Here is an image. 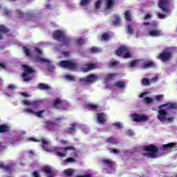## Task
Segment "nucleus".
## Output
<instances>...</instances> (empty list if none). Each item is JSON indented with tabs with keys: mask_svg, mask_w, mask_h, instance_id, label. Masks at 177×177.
Here are the masks:
<instances>
[{
	"mask_svg": "<svg viewBox=\"0 0 177 177\" xmlns=\"http://www.w3.org/2000/svg\"><path fill=\"white\" fill-rule=\"evenodd\" d=\"M75 42L77 45H79L80 46H81V45H84V44H85V39H82L80 37L76 39Z\"/></svg>",
	"mask_w": 177,
	"mask_h": 177,
	"instance_id": "e433bc0d",
	"label": "nucleus"
},
{
	"mask_svg": "<svg viewBox=\"0 0 177 177\" xmlns=\"http://www.w3.org/2000/svg\"><path fill=\"white\" fill-rule=\"evenodd\" d=\"M40 102H41L39 100L32 101L30 103V106H33L34 107H38V106H39Z\"/></svg>",
	"mask_w": 177,
	"mask_h": 177,
	"instance_id": "49530a36",
	"label": "nucleus"
},
{
	"mask_svg": "<svg viewBox=\"0 0 177 177\" xmlns=\"http://www.w3.org/2000/svg\"><path fill=\"white\" fill-rule=\"evenodd\" d=\"M10 129L9 127L5 124L0 125V133H3V132H9Z\"/></svg>",
	"mask_w": 177,
	"mask_h": 177,
	"instance_id": "7c9ffc66",
	"label": "nucleus"
},
{
	"mask_svg": "<svg viewBox=\"0 0 177 177\" xmlns=\"http://www.w3.org/2000/svg\"><path fill=\"white\" fill-rule=\"evenodd\" d=\"M159 9H161L163 13H167L169 11V1L168 0H159L158 2Z\"/></svg>",
	"mask_w": 177,
	"mask_h": 177,
	"instance_id": "423d86ee",
	"label": "nucleus"
},
{
	"mask_svg": "<svg viewBox=\"0 0 177 177\" xmlns=\"http://www.w3.org/2000/svg\"><path fill=\"white\" fill-rule=\"evenodd\" d=\"M129 49L127 47L122 46L118 50H115V55L121 57L125 52H128Z\"/></svg>",
	"mask_w": 177,
	"mask_h": 177,
	"instance_id": "f3484780",
	"label": "nucleus"
},
{
	"mask_svg": "<svg viewBox=\"0 0 177 177\" xmlns=\"http://www.w3.org/2000/svg\"><path fill=\"white\" fill-rule=\"evenodd\" d=\"M101 39L103 41H109V39H110V36L107 33H104L101 36Z\"/></svg>",
	"mask_w": 177,
	"mask_h": 177,
	"instance_id": "a19ab883",
	"label": "nucleus"
},
{
	"mask_svg": "<svg viewBox=\"0 0 177 177\" xmlns=\"http://www.w3.org/2000/svg\"><path fill=\"white\" fill-rule=\"evenodd\" d=\"M122 57L124 59H129V57H131V53H129V50L127 52H124V53L122 55Z\"/></svg>",
	"mask_w": 177,
	"mask_h": 177,
	"instance_id": "de8ad7c7",
	"label": "nucleus"
},
{
	"mask_svg": "<svg viewBox=\"0 0 177 177\" xmlns=\"http://www.w3.org/2000/svg\"><path fill=\"white\" fill-rule=\"evenodd\" d=\"M64 175L66 176H73V174H74V171L71 169H67L64 171Z\"/></svg>",
	"mask_w": 177,
	"mask_h": 177,
	"instance_id": "f704fd0d",
	"label": "nucleus"
},
{
	"mask_svg": "<svg viewBox=\"0 0 177 177\" xmlns=\"http://www.w3.org/2000/svg\"><path fill=\"white\" fill-rule=\"evenodd\" d=\"M24 68V73L22 74V77L24 78V81L25 82H28V81H31L32 80V77L30 74H34L35 73V70L32 69L30 66L27 64L23 65Z\"/></svg>",
	"mask_w": 177,
	"mask_h": 177,
	"instance_id": "7ed1b4c3",
	"label": "nucleus"
},
{
	"mask_svg": "<svg viewBox=\"0 0 177 177\" xmlns=\"http://www.w3.org/2000/svg\"><path fill=\"white\" fill-rule=\"evenodd\" d=\"M87 68H83L82 70L84 73H88L91 70H95L96 68V65L95 64H86Z\"/></svg>",
	"mask_w": 177,
	"mask_h": 177,
	"instance_id": "6ab92c4d",
	"label": "nucleus"
},
{
	"mask_svg": "<svg viewBox=\"0 0 177 177\" xmlns=\"http://www.w3.org/2000/svg\"><path fill=\"white\" fill-rule=\"evenodd\" d=\"M175 118L174 117H169V118H167L166 117V121H168L169 122H172V121H174Z\"/></svg>",
	"mask_w": 177,
	"mask_h": 177,
	"instance_id": "0e129e2a",
	"label": "nucleus"
},
{
	"mask_svg": "<svg viewBox=\"0 0 177 177\" xmlns=\"http://www.w3.org/2000/svg\"><path fill=\"white\" fill-rule=\"evenodd\" d=\"M142 67L144 70H147V68H153L156 67V62L153 61H147L143 64Z\"/></svg>",
	"mask_w": 177,
	"mask_h": 177,
	"instance_id": "a211bd4d",
	"label": "nucleus"
},
{
	"mask_svg": "<svg viewBox=\"0 0 177 177\" xmlns=\"http://www.w3.org/2000/svg\"><path fill=\"white\" fill-rule=\"evenodd\" d=\"M35 53H36V57H35V61L37 63H50V61L41 57L39 55H42V50H40L39 48H35Z\"/></svg>",
	"mask_w": 177,
	"mask_h": 177,
	"instance_id": "6e6552de",
	"label": "nucleus"
},
{
	"mask_svg": "<svg viewBox=\"0 0 177 177\" xmlns=\"http://www.w3.org/2000/svg\"><path fill=\"white\" fill-rule=\"evenodd\" d=\"M133 120L135 121V122H143L145 121H147L149 118L146 116V115H138L135 113L133 115Z\"/></svg>",
	"mask_w": 177,
	"mask_h": 177,
	"instance_id": "1a4fd4ad",
	"label": "nucleus"
},
{
	"mask_svg": "<svg viewBox=\"0 0 177 177\" xmlns=\"http://www.w3.org/2000/svg\"><path fill=\"white\" fill-rule=\"evenodd\" d=\"M153 17V15L151 14L147 13L145 17H144V20H150Z\"/></svg>",
	"mask_w": 177,
	"mask_h": 177,
	"instance_id": "6e6d98bb",
	"label": "nucleus"
},
{
	"mask_svg": "<svg viewBox=\"0 0 177 177\" xmlns=\"http://www.w3.org/2000/svg\"><path fill=\"white\" fill-rule=\"evenodd\" d=\"M91 53H100L102 52V50L97 47H93L90 49Z\"/></svg>",
	"mask_w": 177,
	"mask_h": 177,
	"instance_id": "c9c22d12",
	"label": "nucleus"
},
{
	"mask_svg": "<svg viewBox=\"0 0 177 177\" xmlns=\"http://www.w3.org/2000/svg\"><path fill=\"white\" fill-rule=\"evenodd\" d=\"M97 120L99 122V124H106V121L107 120L106 119V113H97Z\"/></svg>",
	"mask_w": 177,
	"mask_h": 177,
	"instance_id": "4468645a",
	"label": "nucleus"
},
{
	"mask_svg": "<svg viewBox=\"0 0 177 177\" xmlns=\"http://www.w3.org/2000/svg\"><path fill=\"white\" fill-rule=\"evenodd\" d=\"M165 17H166L165 15L160 13V12L158 13V19H165Z\"/></svg>",
	"mask_w": 177,
	"mask_h": 177,
	"instance_id": "13d9d810",
	"label": "nucleus"
},
{
	"mask_svg": "<svg viewBox=\"0 0 177 177\" xmlns=\"http://www.w3.org/2000/svg\"><path fill=\"white\" fill-rule=\"evenodd\" d=\"M177 144L176 142H170L166 145H162V149L164 151L171 150L172 149H176Z\"/></svg>",
	"mask_w": 177,
	"mask_h": 177,
	"instance_id": "dca6fc26",
	"label": "nucleus"
},
{
	"mask_svg": "<svg viewBox=\"0 0 177 177\" xmlns=\"http://www.w3.org/2000/svg\"><path fill=\"white\" fill-rule=\"evenodd\" d=\"M42 172L47 174V177H55V173L49 166H44L41 169Z\"/></svg>",
	"mask_w": 177,
	"mask_h": 177,
	"instance_id": "f8f14e48",
	"label": "nucleus"
},
{
	"mask_svg": "<svg viewBox=\"0 0 177 177\" xmlns=\"http://www.w3.org/2000/svg\"><path fill=\"white\" fill-rule=\"evenodd\" d=\"M124 18L127 21H132V13L129 10H126L124 12Z\"/></svg>",
	"mask_w": 177,
	"mask_h": 177,
	"instance_id": "393cba45",
	"label": "nucleus"
},
{
	"mask_svg": "<svg viewBox=\"0 0 177 177\" xmlns=\"http://www.w3.org/2000/svg\"><path fill=\"white\" fill-rule=\"evenodd\" d=\"M158 78V77H153L151 80H149L147 77H144L142 80V85H145V86H150L151 82H157Z\"/></svg>",
	"mask_w": 177,
	"mask_h": 177,
	"instance_id": "ddd939ff",
	"label": "nucleus"
},
{
	"mask_svg": "<svg viewBox=\"0 0 177 177\" xmlns=\"http://www.w3.org/2000/svg\"><path fill=\"white\" fill-rule=\"evenodd\" d=\"M59 143H61V145H63V146H67L68 145V141L65 140H60Z\"/></svg>",
	"mask_w": 177,
	"mask_h": 177,
	"instance_id": "4d7b16f0",
	"label": "nucleus"
},
{
	"mask_svg": "<svg viewBox=\"0 0 177 177\" xmlns=\"http://www.w3.org/2000/svg\"><path fill=\"white\" fill-rule=\"evenodd\" d=\"M172 57V54L169 52H162L160 54L158 59L162 60V62H168L169 59Z\"/></svg>",
	"mask_w": 177,
	"mask_h": 177,
	"instance_id": "9b49d317",
	"label": "nucleus"
},
{
	"mask_svg": "<svg viewBox=\"0 0 177 177\" xmlns=\"http://www.w3.org/2000/svg\"><path fill=\"white\" fill-rule=\"evenodd\" d=\"M24 50L26 56H31V51L30 50V49H28V48L24 47Z\"/></svg>",
	"mask_w": 177,
	"mask_h": 177,
	"instance_id": "09e8293b",
	"label": "nucleus"
},
{
	"mask_svg": "<svg viewBox=\"0 0 177 177\" xmlns=\"http://www.w3.org/2000/svg\"><path fill=\"white\" fill-rule=\"evenodd\" d=\"M145 103H148V104L153 103V99H151V97H145Z\"/></svg>",
	"mask_w": 177,
	"mask_h": 177,
	"instance_id": "3c124183",
	"label": "nucleus"
},
{
	"mask_svg": "<svg viewBox=\"0 0 177 177\" xmlns=\"http://www.w3.org/2000/svg\"><path fill=\"white\" fill-rule=\"evenodd\" d=\"M59 66L68 70H75L78 67V64L73 60H62L59 62Z\"/></svg>",
	"mask_w": 177,
	"mask_h": 177,
	"instance_id": "39448f33",
	"label": "nucleus"
},
{
	"mask_svg": "<svg viewBox=\"0 0 177 177\" xmlns=\"http://www.w3.org/2000/svg\"><path fill=\"white\" fill-rule=\"evenodd\" d=\"M150 26L151 27H152V28H154V30H156L157 27H158V23L157 22V21H152Z\"/></svg>",
	"mask_w": 177,
	"mask_h": 177,
	"instance_id": "a18cd8bd",
	"label": "nucleus"
},
{
	"mask_svg": "<svg viewBox=\"0 0 177 177\" xmlns=\"http://www.w3.org/2000/svg\"><path fill=\"white\" fill-rule=\"evenodd\" d=\"M163 97H164V95L160 94L156 96V100H157V102H161V99H163Z\"/></svg>",
	"mask_w": 177,
	"mask_h": 177,
	"instance_id": "864d4df0",
	"label": "nucleus"
},
{
	"mask_svg": "<svg viewBox=\"0 0 177 177\" xmlns=\"http://www.w3.org/2000/svg\"><path fill=\"white\" fill-rule=\"evenodd\" d=\"M17 13L19 15V17H23L24 16V13L20 10H17Z\"/></svg>",
	"mask_w": 177,
	"mask_h": 177,
	"instance_id": "680f3d73",
	"label": "nucleus"
},
{
	"mask_svg": "<svg viewBox=\"0 0 177 177\" xmlns=\"http://www.w3.org/2000/svg\"><path fill=\"white\" fill-rule=\"evenodd\" d=\"M127 134L129 135V136H133V131L129 130L127 131Z\"/></svg>",
	"mask_w": 177,
	"mask_h": 177,
	"instance_id": "774afa93",
	"label": "nucleus"
},
{
	"mask_svg": "<svg viewBox=\"0 0 177 177\" xmlns=\"http://www.w3.org/2000/svg\"><path fill=\"white\" fill-rule=\"evenodd\" d=\"M127 30L128 34H129L130 35H133V29L132 28V26H131V25H128L127 26Z\"/></svg>",
	"mask_w": 177,
	"mask_h": 177,
	"instance_id": "37998d69",
	"label": "nucleus"
},
{
	"mask_svg": "<svg viewBox=\"0 0 177 177\" xmlns=\"http://www.w3.org/2000/svg\"><path fill=\"white\" fill-rule=\"evenodd\" d=\"M38 88L41 91H49V89H50V86L40 83L38 84Z\"/></svg>",
	"mask_w": 177,
	"mask_h": 177,
	"instance_id": "b1692460",
	"label": "nucleus"
},
{
	"mask_svg": "<svg viewBox=\"0 0 177 177\" xmlns=\"http://www.w3.org/2000/svg\"><path fill=\"white\" fill-rule=\"evenodd\" d=\"M65 78L68 81H75V79H74V76L73 75H65Z\"/></svg>",
	"mask_w": 177,
	"mask_h": 177,
	"instance_id": "8fccbe9b",
	"label": "nucleus"
},
{
	"mask_svg": "<svg viewBox=\"0 0 177 177\" xmlns=\"http://www.w3.org/2000/svg\"><path fill=\"white\" fill-rule=\"evenodd\" d=\"M46 126L47 127H53L54 125H55L56 124L54 122H52V121H47L46 122Z\"/></svg>",
	"mask_w": 177,
	"mask_h": 177,
	"instance_id": "603ef678",
	"label": "nucleus"
},
{
	"mask_svg": "<svg viewBox=\"0 0 177 177\" xmlns=\"http://www.w3.org/2000/svg\"><path fill=\"white\" fill-rule=\"evenodd\" d=\"M0 168L4 169V171H10L12 169V166L5 165V163H3V162H0Z\"/></svg>",
	"mask_w": 177,
	"mask_h": 177,
	"instance_id": "c756f323",
	"label": "nucleus"
},
{
	"mask_svg": "<svg viewBox=\"0 0 177 177\" xmlns=\"http://www.w3.org/2000/svg\"><path fill=\"white\" fill-rule=\"evenodd\" d=\"M138 63H139V59H134L129 63V67L131 68L136 67Z\"/></svg>",
	"mask_w": 177,
	"mask_h": 177,
	"instance_id": "58836bf2",
	"label": "nucleus"
},
{
	"mask_svg": "<svg viewBox=\"0 0 177 177\" xmlns=\"http://www.w3.org/2000/svg\"><path fill=\"white\" fill-rule=\"evenodd\" d=\"M45 113V110H41L37 112H35V114L36 117H38L39 118H44V116L42 115V113Z\"/></svg>",
	"mask_w": 177,
	"mask_h": 177,
	"instance_id": "ea45409f",
	"label": "nucleus"
},
{
	"mask_svg": "<svg viewBox=\"0 0 177 177\" xmlns=\"http://www.w3.org/2000/svg\"><path fill=\"white\" fill-rule=\"evenodd\" d=\"M24 104H26V106H31V102L28 100H24L23 102Z\"/></svg>",
	"mask_w": 177,
	"mask_h": 177,
	"instance_id": "69168bd1",
	"label": "nucleus"
},
{
	"mask_svg": "<svg viewBox=\"0 0 177 177\" xmlns=\"http://www.w3.org/2000/svg\"><path fill=\"white\" fill-rule=\"evenodd\" d=\"M32 176L33 177H41V176L39 175V173L37 171H35L32 172Z\"/></svg>",
	"mask_w": 177,
	"mask_h": 177,
	"instance_id": "bf43d9fd",
	"label": "nucleus"
},
{
	"mask_svg": "<svg viewBox=\"0 0 177 177\" xmlns=\"http://www.w3.org/2000/svg\"><path fill=\"white\" fill-rule=\"evenodd\" d=\"M176 110L177 104L175 103L167 102L158 106L157 118L161 122L167 121V110Z\"/></svg>",
	"mask_w": 177,
	"mask_h": 177,
	"instance_id": "f257e3e1",
	"label": "nucleus"
},
{
	"mask_svg": "<svg viewBox=\"0 0 177 177\" xmlns=\"http://www.w3.org/2000/svg\"><path fill=\"white\" fill-rule=\"evenodd\" d=\"M102 8V0H97L95 4V10H99Z\"/></svg>",
	"mask_w": 177,
	"mask_h": 177,
	"instance_id": "4c0bfd02",
	"label": "nucleus"
},
{
	"mask_svg": "<svg viewBox=\"0 0 177 177\" xmlns=\"http://www.w3.org/2000/svg\"><path fill=\"white\" fill-rule=\"evenodd\" d=\"M62 42H64V45L66 47L70 46V45H71V39H68L65 36L64 39Z\"/></svg>",
	"mask_w": 177,
	"mask_h": 177,
	"instance_id": "473e14b6",
	"label": "nucleus"
},
{
	"mask_svg": "<svg viewBox=\"0 0 177 177\" xmlns=\"http://www.w3.org/2000/svg\"><path fill=\"white\" fill-rule=\"evenodd\" d=\"M112 153H114V154H120V150L113 149Z\"/></svg>",
	"mask_w": 177,
	"mask_h": 177,
	"instance_id": "338daca9",
	"label": "nucleus"
},
{
	"mask_svg": "<svg viewBox=\"0 0 177 177\" xmlns=\"http://www.w3.org/2000/svg\"><path fill=\"white\" fill-rule=\"evenodd\" d=\"M10 31V30L5 26V25H0V32H1V34H8Z\"/></svg>",
	"mask_w": 177,
	"mask_h": 177,
	"instance_id": "c85d7f7f",
	"label": "nucleus"
},
{
	"mask_svg": "<svg viewBox=\"0 0 177 177\" xmlns=\"http://www.w3.org/2000/svg\"><path fill=\"white\" fill-rule=\"evenodd\" d=\"M103 164H106L109 168H113L114 165V162L110 160H102Z\"/></svg>",
	"mask_w": 177,
	"mask_h": 177,
	"instance_id": "72a5a7b5",
	"label": "nucleus"
},
{
	"mask_svg": "<svg viewBox=\"0 0 177 177\" xmlns=\"http://www.w3.org/2000/svg\"><path fill=\"white\" fill-rule=\"evenodd\" d=\"M115 77H117V73H109L106 75V77L104 78V81H105V82H109L110 81H113V80H114V78H115Z\"/></svg>",
	"mask_w": 177,
	"mask_h": 177,
	"instance_id": "4be33fe9",
	"label": "nucleus"
},
{
	"mask_svg": "<svg viewBox=\"0 0 177 177\" xmlns=\"http://www.w3.org/2000/svg\"><path fill=\"white\" fill-rule=\"evenodd\" d=\"M25 111H26V113H28L30 114H35V112L33 110L30 109H25Z\"/></svg>",
	"mask_w": 177,
	"mask_h": 177,
	"instance_id": "e2e57ef3",
	"label": "nucleus"
},
{
	"mask_svg": "<svg viewBox=\"0 0 177 177\" xmlns=\"http://www.w3.org/2000/svg\"><path fill=\"white\" fill-rule=\"evenodd\" d=\"M143 150H145V151H147L142 154L144 157H147V158H157L158 147L155 145L151 144L148 146H145L143 147Z\"/></svg>",
	"mask_w": 177,
	"mask_h": 177,
	"instance_id": "f03ea898",
	"label": "nucleus"
},
{
	"mask_svg": "<svg viewBox=\"0 0 177 177\" xmlns=\"http://www.w3.org/2000/svg\"><path fill=\"white\" fill-rule=\"evenodd\" d=\"M64 104H66V102L59 98L55 99L53 103V107H55L56 109H60V107H63Z\"/></svg>",
	"mask_w": 177,
	"mask_h": 177,
	"instance_id": "2eb2a0df",
	"label": "nucleus"
},
{
	"mask_svg": "<svg viewBox=\"0 0 177 177\" xmlns=\"http://www.w3.org/2000/svg\"><path fill=\"white\" fill-rule=\"evenodd\" d=\"M149 35H150V37H160V35H161V30H151L149 31Z\"/></svg>",
	"mask_w": 177,
	"mask_h": 177,
	"instance_id": "412c9836",
	"label": "nucleus"
},
{
	"mask_svg": "<svg viewBox=\"0 0 177 177\" xmlns=\"http://www.w3.org/2000/svg\"><path fill=\"white\" fill-rule=\"evenodd\" d=\"M91 3V0H81L80 5L81 6H86Z\"/></svg>",
	"mask_w": 177,
	"mask_h": 177,
	"instance_id": "79ce46f5",
	"label": "nucleus"
},
{
	"mask_svg": "<svg viewBox=\"0 0 177 177\" xmlns=\"http://www.w3.org/2000/svg\"><path fill=\"white\" fill-rule=\"evenodd\" d=\"M113 21H112V26L117 27L121 24V17L118 15H113Z\"/></svg>",
	"mask_w": 177,
	"mask_h": 177,
	"instance_id": "aec40b11",
	"label": "nucleus"
},
{
	"mask_svg": "<svg viewBox=\"0 0 177 177\" xmlns=\"http://www.w3.org/2000/svg\"><path fill=\"white\" fill-rule=\"evenodd\" d=\"M87 106V109H88V110H93V111L97 110V109H99V105H96V104H88L86 105Z\"/></svg>",
	"mask_w": 177,
	"mask_h": 177,
	"instance_id": "2f4dec72",
	"label": "nucleus"
},
{
	"mask_svg": "<svg viewBox=\"0 0 177 177\" xmlns=\"http://www.w3.org/2000/svg\"><path fill=\"white\" fill-rule=\"evenodd\" d=\"M113 127H116V128H122V124L120 122L113 123Z\"/></svg>",
	"mask_w": 177,
	"mask_h": 177,
	"instance_id": "052dcab7",
	"label": "nucleus"
},
{
	"mask_svg": "<svg viewBox=\"0 0 177 177\" xmlns=\"http://www.w3.org/2000/svg\"><path fill=\"white\" fill-rule=\"evenodd\" d=\"M115 85V86H118V88H124L125 86V83L124 82H117Z\"/></svg>",
	"mask_w": 177,
	"mask_h": 177,
	"instance_id": "c03bdc74",
	"label": "nucleus"
},
{
	"mask_svg": "<svg viewBox=\"0 0 177 177\" xmlns=\"http://www.w3.org/2000/svg\"><path fill=\"white\" fill-rule=\"evenodd\" d=\"M76 124L75 123H73L71 124V127H69L67 129V133H69L70 135H75V132H77V130L75 129Z\"/></svg>",
	"mask_w": 177,
	"mask_h": 177,
	"instance_id": "5701e85b",
	"label": "nucleus"
},
{
	"mask_svg": "<svg viewBox=\"0 0 177 177\" xmlns=\"http://www.w3.org/2000/svg\"><path fill=\"white\" fill-rule=\"evenodd\" d=\"M106 142L109 145H117L118 143V141L114 138V137H109L106 140Z\"/></svg>",
	"mask_w": 177,
	"mask_h": 177,
	"instance_id": "bb28decb",
	"label": "nucleus"
},
{
	"mask_svg": "<svg viewBox=\"0 0 177 177\" xmlns=\"http://www.w3.org/2000/svg\"><path fill=\"white\" fill-rule=\"evenodd\" d=\"M118 64H120V62L118 61L111 60L110 62H109L108 66L109 67V68H114L115 67H118Z\"/></svg>",
	"mask_w": 177,
	"mask_h": 177,
	"instance_id": "cd10ccee",
	"label": "nucleus"
},
{
	"mask_svg": "<svg viewBox=\"0 0 177 177\" xmlns=\"http://www.w3.org/2000/svg\"><path fill=\"white\" fill-rule=\"evenodd\" d=\"M73 150H75V147H74L73 146H69V147H66L55 148V151H56L57 156H58V157H61L62 158H64V157H66V153H67L68 151H73Z\"/></svg>",
	"mask_w": 177,
	"mask_h": 177,
	"instance_id": "20e7f679",
	"label": "nucleus"
},
{
	"mask_svg": "<svg viewBox=\"0 0 177 177\" xmlns=\"http://www.w3.org/2000/svg\"><path fill=\"white\" fill-rule=\"evenodd\" d=\"M107 9H113L115 5V0H106Z\"/></svg>",
	"mask_w": 177,
	"mask_h": 177,
	"instance_id": "a878e982",
	"label": "nucleus"
},
{
	"mask_svg": "<svg viewBox=\"0 0 177 177\" xmlns=\"http://www.w3.org/2000/svg\"><path fill=\"white\" fill-rule=\"evenodd\" d=\"M66 162H77V160L74 159L73 158H68L66 160Z\"/></svg>",
	"mask_w": 177,
	"mask_h": 177,
	"instance_id": "5fc2aeb1",
	"label": "nucleus"
},
{
	"mask_svg": "<svg viewBox=\"0 0 177 177\" xmlns=\"http://www.w3.org/2000/svg\"><path fill=\"white\" fill-rule=\"evenodd\" d=\"M66 35H64V33L60 30H55L53 33V38L54 39H56L57 41H60L61 42L62 41H64V37Z\"/></svg>",
	"mask_w": 177,
	"mask_h": 177,
	"instance_id": "9d476101",
	"label": "nucleus"
},
{
	"mask_svg": "<svg viewBox=\"0 0 177 177\" xmlns=\"http://www.w3.org/2000/svg\"><path fill=\"white\" fill-rule=\"evenodd\" d=\"M79 81L80 82H84V84H93V82H96V81H97V77H96V75L91 74L86 77L80 78Z\"/></svg>",
	"mask_w": 177,
	"mask_h": 177,
	"instance_id": "0eeeda50",
	"label": "nucleus"
}]
</instances>
